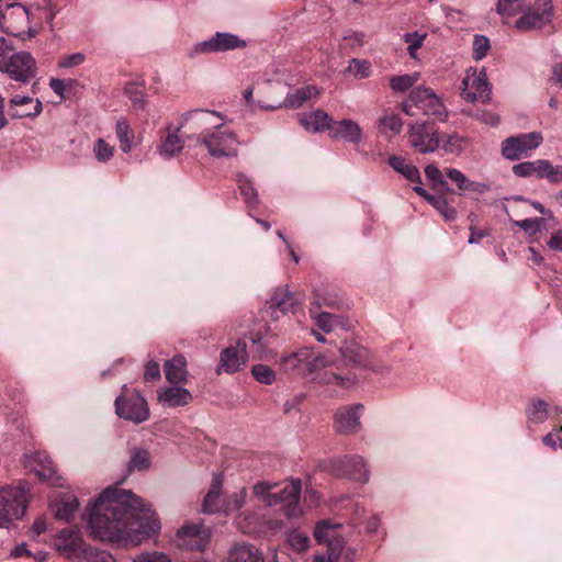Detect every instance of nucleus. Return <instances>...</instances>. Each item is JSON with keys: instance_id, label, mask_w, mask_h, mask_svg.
Returning a JSON list of instances; mask_svg holds the SVG:
<instances>
[{"instance_id": "obj_1", "label": "nucleus", "mask_w": 562, "mask_h": 562, "mask_svg": "<svg viewBox=\"0 0 562 562\" xmlns=\"http://www.w3.org/2000/svg\"><path fill=\"white\" fill-rule=\"evenodd\" d=\"M83 518L93 539L138 544L160 530L156 514L131 491L109 486L91 503Z\"/></svg>"}, {"instance_id": "obj_2", "label": "nucleus", "mask_w": 562, "mask_h": 562, "mask_svg": "<svg viewBox=\"0 0 562 562\" xmlns=\"http://www.w3.org/2000/svg\"><path fill=\"white\" fill-rule=\"evenodd\" d=\"M36 61L29 52H15L4 37H0V72L12 80L26 83L36 76Z\"/></svg>"}, {"instance_id": "obj_3", "label": "nucleus", "mask_w": 562, "mask_h": 562, "mask_svg": "<svg viewBox=\"0 0 562 562\" xmlns=\"http://www.w3.org/2000/svg\"><path fill=\"white\" fill-rule=\"evenodd\" d=\"M327 366L324 356L314 352L310 348H301L300 350L283 356L280 359L281 369L292 375L306 376L316 370Z\"/></svg>"}, {"instance_id": "obj_4", "label": "nucleus", "mask_w": 562, "mask_h": 562, "mask_svg": "<svg viewBox=\"0 0 562 562\" xmlns=\"http://www.w3.org/2000/svg\"><path fill=\"white\" fill-rule=\"evenodd\" d=\"M123 390L124 392L114 402L117 416L135 424L146 422L149 417V408L145 397L135 390L128 391L126 385Z\"/></svg>"}, {"instance_id": "obj_5", "label": "nucleus", "mask_w": 562, "mask_h": 562, "mask_svg": "<svg viewBox=\"0 0 562 562\" xmlns=\"http://www.w3.org/2000/svg\"><path fill=\"white\" fill-rule=\"evenodd\" d=\"M513 173L520 178L536 177L546 179L552 184L562 182V165H553L548 159H537L514 165Z\"/></svg>"}, {"instance_id": "obj_6", "label": "nucleus", "mask_w": 562, "mask_h": 562, "mask_svg": "<svg viewBox=\"0 0 562 562\" xmlns=\"http://www.w3.org/2000/svg\"><path fill=\"white\" fill-rule=\"evenodd\" d=\"M552 11L551 0H536L533 5L516 20L515 27L520 32L540 30L551 22Z\"/></svg>"}, {"instance_id": "obj_7", "label": "nucleus", "mask_w": 562, "mask_h": 562, "mask_svg": "<svg viewBox=\"0 0 562 562\" xmlns=\"http://www.w3.org/2000/svg\"><path fill=\"white\" fill-rule=\"evenodd\" d=\"M543 138L538 132L507 137L502 142V155L512 161L519 160L540 146Z\"/></svg>"}, {"instance_id": "obj_8", "label": "nucleus", "mask_w": 562, "mask_h": 562, "mask_svg": "<svg viewBox=\"0 0 562 562\" xmlns=\"http://www.w3.org/2000/svg\"><path fill=\"white\" fill-rule=\"evenodd\" d=\"M408 140L411 146L420 154L436 151L441 143L438 131L429 122L412 124L408 130Z\"/></svg>"}, {"instance_id": "obj_9", "label": "nucleus", "mask_w": 562, "mask_h": 562, "mask_svg": "<svg viewBox=\"0 0 562 562\" xmlns=\"http://www.w3.org/2000/svg\"><path fill=\"white\" fill-rule=\"evenodd\" d=\"M29 483L21 481L18 485H8L0 488V507L14 519H20L27 507Z\"/></svg>"}, {"instance_id": "obj_10", "label": "nucleus", "mask_w": 562, "mask_h": 562, "mask_svg": "<svg viewBox=\"0 0 562 562\" xmlns=\"http://www.w3.org/2000/svg\"><path fill=\"white\" fill-rule=\"evenodd\" d=\"M246 42L231 33L216 32L209 40L196 43L189 56L191 58L200 54L221 53L246 47Z\"/></svg>"}, {"instance_id": "obj_11", "label": "nucleus", "mask_w": 562, "mask_h": 562, "mask_svg": "<svg viewBox=\"0 0 562 562\" xmlns=\"http://www.w3.org/2000/svg\"><path fill=\"white\" fill-rule=\"evenodd\" d=\"M209 115H216L218 117H222L221 113H218L216 111L192 110V111L186 112L182 115V123L180 124V126L177 127L173 132L168 133L165 140L159 146V154L167 159H170V158L175 157L177 154H179L183 149V146H184L183 140L178 135V133L180 132L183 124L186 122H188L190 119H192L193 116H198L199 121L203 124L207 123L206 119Z\"/></svg>"}, {"instance_id": "obj_12", "label": "nucleus", "mask_w": 562, "mask_h": 562, "mask_svg": "<svg viewBox=\"0 0 562 562\" xmlns=\"http://www.w3.org/2000/svg\"><path fill=\"white\" fill-rule=\"evenodd\" d=\"M301 481L292 480L278 492H273L271 506L281 505L280 510L286 518H295L302 514L300 507Z\"/></svg>"}, {"instance_id": "obj_13", "label": "nucleus", "mask_w": 562, "mask_h": 562, "mask_svg": "<svg viewBox=\"0 0 562 562\" xmlns=\"http://www.w3.org/2000/svg\"><path fill=\"white\" fill-rule=\"evenodd\" d=\"M222 124L216 125L215 132L212 133H202L201 136L196 138V142L203 144L209 154L213 157H228L235 155V149L232 145L235 142V136L233 133L220 131Z\"/></svg>"}, {"instance_id": "obj_14", "label": "nucleus", "mask_w": 562, "mask_h": 562, "mask_svg": "<svg viewBox=\"0 0 562 562\" xmlns=\"http://www.w3.org/2000/svg\"><path fill=\"white\" fill-rule=\"evenodd\" d=\"M409 101L425 115L442 120L445 105L440 98L429 88L417 87L409 92Z\"/></svg>"}, {"instance_id": "obj_15", "label": "nucleus", "mask_w": 562, "mask_h": 562, "mask_svg": "<svg viewBox=\"0 0 562 562\" xmlns=\"http://www.w3.org/2000/svg\"><path fill=\"white\" fill-rule=\"evenodd\" d=\"M331 472L338 477L366 483L369 479L364 460L359 456H346L333 462Z\"/></svg>"}, {"instance_id": "obj_16", "label": "nucleus", "mask_w": 562, "mask_h": 562, "mask_svg": "<svg viewBox=\"0 0 562 562\" xmlns=\"http://www.w3.org/2000/svg\"><path fill=\"white\" fill-rule=\"evenodd\" d=\"M462 86L461 97L465 101L487 103L491 100L492 90L485 70H481L472 79L463 78Z\"/></svg>"}, {"instance_id": "obj_17", "label": "nucleus", "mask_w": 562, "mask_h": 562, "mask_svg": "<svg viewBox=\"0 0 562 562\" xmlns=\"http://www.w3.org/2000/svg\"><path fill=\"white\" fill-rule=\"evenodd\" d=\"M363 411L362 404L344 406L334 415V427L338 434L350 435L361 428L360 417Z\"/></svg>"}, {"instance_id": "obj_18", "label": "nucleus", "mask_w": 562, "mask_h": 562, "mask_svg": "<svg viewBox=\"0 0 562 562\" xmlns=\"http://www.w3.org/2000/svg\"><path fill=\"white\" fill-rule=\"evenodd\" d=\"M247 344L245 340L239 339L235 346H229L222 350L220 358V369H223L226 373H235L246 364L247 362Z\"/></svg>"}, {"instance_id": "obj_19", "label": "nucleus", "mask_w": 562, "mask_h": 562, "mask_svg": "<svg viewBox=\"0 0 562 562\" xmlns=\"http://www.w3.org/2000/svg\"><path fill=\"white\" fill-rule=\"evenodd\" d=\"M345 366L367 369L371 363L370 351L356 340H345L339 348Z\"/></svg>"}, {"instance_id": "obj_20", "label": "nucleus", "mask_w": 562, "mask_h": 562, "mask_svg": "<svg viewBox=\"0 0 562 562\" xmlns=\"http://www.w3.org/2000/svg\"><path fill=\"white\" fill-rule=\"evenodd\" d=\"M317 94L318 90L316 89V87L305 86L296 89L293 93H289L281 103L266 105L261 102H258L257 105L258 108L263 110H277L280 108L299 109L303 106V104L306 101H308L312 97Z\"/></svg>"}, {"instance_id": "obj_21", "label": "nucleus", "mask_w": 562, "mask_h": 562, "mask_svg": "<svg viewBox=\"0 0 562 562\" xmlns=\"http://www.w3.org/2000/svg\"><path fill=\"white\" fill-rule=\"evenodd\" d=\"M25 468L41 480L49 481L55 474L52 460L45 452H34L25 456Z\"/></svg>"}, {"instance_id": "obj_22", "label": "nucleus", "mask_w": 562, "mask_h": 562, "mask_svg": "<svg viewBox=\"0 0 562 562\" xmlns=\"http://www.w3.org/2000/svg\"><path fill=\"white\" fill-rule=\"evenodd\" d=\"M329 131L331 137L336 139H344L353 144L360 143L362 137V132L359 124L348 119H344L338 122L333 120Z\"/></svg>"}, {"instance_id": "obj_23", "label": "nucleus", "mask_w": 562, "mask_h": 562, "mask_svg": "<svg viewBox=\"0 0 562 562\" xmlns=\"http://www.w3.org/2000/svg\"><path fill=\"white\" fill-rule=\"evenodd\" d=\"M165 375L170 384H183L188 381L187 360L182 355H176L164 364Z\"/></svg>"}, {"instance_id": "obj_24", "label": "nucleus", "mask_w": 562, "mask_h": 562, "mask_svg": "<svg viewBox=\"0 0 562 562\" xmlns=\"http://www.w3.org/2000/svg\"><path fill=\"white\" fill-rule=\"evenodd\" d=\"M413 190L432 205L446 221L450 222L457 217V210L448 203L445 195L429 194L422 186H414Z\"/></svg>"}, {"instance_id": "obj_25", "label": "nucleus", "mask_w": 562, "mask_h": 562, "mask_svg": "<svg viewBox=\"0 0 562 562\" xmlns=\"http://www.w3.org/2000/svg\"><path fill=\"white\" fill-rule=\"evenodd\" d=\"M158 401L168 407L186 406L192 401V394L184 387L171 386L159 392Z\"/></svg>"}, {"instance_id": "obj_26", "label": "nucleus", "mask_w": 562, "mask_h": 562, "mask_svg": "<svg viewBox=\"0 0 562 562\" xmlns=\"http://www.w3.org/2000/svg\"><path fill=\"white\" fill-rule=\"evenodd\" d=\"M223 485V476L221 473L214 474L212 484L204 496L202 509L205 514L221 513V490Z\"/></svg>"}, {"instance_id": "obj_27", "label": "nucleus", "mask_w": 562, "mask_h": 562, "mask_svg": "<svg viewBox=\"0 0 562 562\" xmlns=\"http://www.w3.org/2000/svg\"><path fill=\"white\" fill-rule=\"evenodd\" d=\"M333 119L323 110H315L310 113H305L300 117V124L308 132H321L330 128Z\"/></svg>"}, {"instance_id": "obj_28", "label": "nucleus", "mask_w": 562, "mask_h": 562, "mask_svg": "<svg viewBox=\"0 0 562 562\" xmlns=\"http://www.w3.org/2000/svg\"><path fill=\"white\" fill-rule=\"evenodd\" d=\"M387 164L393 170L401 173L408 181L416 183V186H422V177L418 168L405 158L392 155L389 157Z\"/></svg>"}, {"instance_id": "obj_29", "label": "nucleus", "mask_w": 562, "mask_h": 562, "mask_svg": "<svg viewBox=\"0 0 562 562\" xmlns=\"http://www.w3.org/2000/svg\"><path fill=\"white\" fill-rule=\"evenodd\" d=\"M33 100L26 95H15L9 101L8 114L11 119L36 116L42 112V102L35 101L33 111H20L18 108L31 103Z\"/></svg>"}, {"instance_id": "obj_30", "label": "nucleus", "mask_w": 562, "mask_h": 562, "mask_svg": "<svg viewBox=\"0 0 562 562\" xmlns=\"http://www.w3.org/2000/svg\"><path fill=\"white\" fill-rule=\"evenodd\" d=\"M229 562H265L261 552L250 544H236L228 555Z\"/></svg>"}, {"instance_id": "obj_31", "label": "nucleus", "mask_w": 562, "mask_h": 562, "mask_svg": "<svg viewBox=\"0 0 562 562\" xmlns=\"http://www.w3.org/2000/svg\"><path fill=\"white\" fill-rule=\"evenodd\" d=\"M50 507L58 520L68 522L78 510L79 502L76 496L68 495L60 501L53 503Z\"/></svg>"}, {"instance_id": "obj_32", "label": "nucleus", "mask_w": 562, "mask_h": 562, "mask_svg": "<svg viewBox=\"0 0 562 562\" xmlns=\"http://www.w3.org/2000/svg\"><path fill=\"white\" fill-rule=\"evenodd\" d=\"M236 181H237L240 194L244 198L247 206L249 209L257 207L259 204V198H258L257 190L255 189L250 179L247 178L244 173H237Z\"/></svg>"}, {"instance_id": "obj_33", "label": "nucleus", "mask_w": 562, "mask_h": 562, "mask_svg": "<svg viewBox=\"0 0 562 562\" xmlns=\"http://www.w3.org/2000/svg\"><path fill=\"white\" fill-rule=\"evenodd\" d=\"M125 95L131 100L133 106L137 110H144L146 106L145 87L138 82H130L124 88Z\"/></svg>"}, {"instance_id": "obj_34", "label": "nucleus", "mask_w": 562, "mask_h": 562, "mask_svg": "<svg viewBox=\"0 0 562 562\" xmlns=\"http://www.w3.org/2000/svg\"><path fill=\"white\" fill-rule=\"evenodd\" d=\"M150 465V456L146 449L135 448L132 451L131 459L127 464V473L134 471H145Z\"/></svg>"}, {"instance_id": "obj_35", "label": "nucleus", "mask_w": 562, "mask_h": 562, "mask_svg": "<svg viewBox=\"0 0 562 562\" xmlns=\"http://www.w3.org/2000/svg\"><path fill=\"white\" fill-rule=\"evenodd\" d=\"M116 137L120 142V148L123 153H130L132 149V140L134 138L133 132L126 120L121 119L116 122L115 126Z\"/></svg>"}, {"instance_id": "obj_36", "label": "nucleus", "mask_w": 562, "mask_h": 562, "mask_svg": "<svg viewBox=\"0 0 562 562\" xmlns=\"http://www.w3.org/2000/svg\"><path fill=\"white\" fill-rule=\"evenodd\" d=\"M246 496V488H241L238 492L227 496L222 504L221 513H224L225 515H232L239 512L245 505Z\"/></svg>"}, {"instance_id": "obj_37", "label": "nucleus", "mask_w": 562, "mask_h": 562, "mask_svg": "<svg viewBox=\"0 0 562 562\" xmlns=\"http://www.w3.org/2000/svg\"><path fill=\"white\" fill-rule=\"evenodd\" d=\"M419 79V74L418 72H415V74H405V75H401V76H393L390 78V88L392 89V91H394L395 93H398V92H406L407 90H409L416 82L417 80Z\"/></svg>"}, {"instance_id": "obj_38", "label": "nucleus", "mask_w": 562, "mask_h": 562, "mask_svg": "<svg viewBox=\"0 0 562 562\" xmlns=\"http://www.w3.org/2000/svg\"><path fill=\"white\" fill-rule=\"evenodd\" d=\"M440 139L442 142L441 148L447 154L459 156L467 146V139L458 133L449 134L446 138Z\"/></svg>"}, {"instance_id": "obj_39", "label": "nucleus", "mask_w": 562, "mask_h": 562, "mask_svg": "<svg viewBox=\"0 0 562 562\" xmlns=\"http://www.w3.org/2000/svg\"><path fill=\"white\" fill-rule=\"evenodd\" d=\"M378 127L382 134H386L390 131L392 135H396L402 131L403 120L398 114H387L379 119Z\"/></svg>"}, {"instance_id": "obj_40", "label": "nucleus", "mask_w": 562, "mask_h": 562, "mask_svg": "<svg viewBox=\"0 0 562 562\" xmlns=\"http://www.w3.org/2000/svg\"><path fill=\"white\" fill-rule=\"evenodd\" d=\"M345 74H350L355 78L359 79L368 78L371 75V64L366 59L352 58L349 61V65L346 68Z\"/></svg>"}, {"instance_id": "obj_41", "label": "nucleus", "mask_w": 562, "mask_h": 562, "mask_svg": "<svg viewBox=\"0 0 562 562\" xmlns=\"http://www.w3.org/2000/svg\"><path fill=\"white\" fill-rule=\"evenodd\" d=\"M338 527V525H331L327 520L319 521L314 529V538L319 544H326L330 540L336 539L333 535L334 530Z\"/></svg>"}, {"instance_id": "obj_42", "label": "nucleus", "mask_w": 562, "mask_h": 562, "mask_svg": "<svg viewBox=\"0 0 562 562\" xmlns=\"http://www.w3.org/2000/svg\"><path fill=\"white\" fill-rule=\"evenodd\" d=\"M527 416L532 423H543L548 417V404L542 400L533 402L527 409Z\"/></svg>"}, {"instance_id": "obj_43", "label": "nucleus", "mask_w": 562, "mask_h": 562, "mask_svg": "<svg viewBox=\"0 0 562 562\" xmlns=\"http://www.w3.org/2000/svg\"><path fill=\"white\" fill-rule=\"evenodd\" d=\"M514 224L529 236H535L546 226V220L543 217L525 218L521 221H515Z\"/></svg>"}, {"instance_id": "obj_44", "label": "nucleus", "mask_w": 562, "mask_h": 562, "mask_svg": "<svg viewBox=\"0 0 562 562\" xmlns=\"http://www.w3.org/2000/svg\"><path fill=\"white\" fill-rule=\"evenodd\" d=\"M252 376L262 384L270 385L276 380L274 371L266 364H256L251 369Z\"/></svg>"}, {"instance_id": "obj_45", "label": "nucleus", "mask_w": 562, "mask_h": 562, "mask_svg": "<svg viewBox=\"0 0 562 562\" xmlns=\"http://www.w3.org/2000/svg\"><path fill=\"white\" fill-rule=\"evenodd\" d=\"M288 542L295 551L303 552L308 549L310 537L305 532L292 530L288 535Z\"/></svg>"}, {"instance_id": "obj_46", "label": "nucleus", "mask_w": 562, "mask_h": 562, "mask_svg": "<svg viewBox=\"0 0 562 562\" xmlns=\"http://www.w3.org/2000/svg\"><path fill=\"white\" fill-rule=\"evenodd\" d=\"M427 34L426 33H405L403 38L406 44H408L407 52L412 58H416V52L422 47Z\"/></svg>"}, {"instance_id": "obj_47", "label": "nucleus", "mask_w": 562, "mask_h": 562, "mask_svg": "<svg viewBox=\"0 0 562 562\" xmlns=\"http://www.w3.org/2000/svg\"><path fill=\"white\" fill-rule=\"evenodd\" d=\"M321 380L326 384H336L339 386H349L352 385L356 381V376L353 374L341 375L335 372H325Z\"/></svg>"}, {"instance_id": "obj_48", "label": "nucleus", "mask_w": 562, "mask_h": 562, "mask_svg": "<svg viewBox=\"0 0 562 562\" xmlns=\"http://www.w3.org/2000/svg\"><path fill=\"white\" fill-rule=\"evenodd\" d=\"M114 148L108 144L103 138L95 140L93 146V154L100 162H106L113 157Z\"/></svg>"}, {"instance_id": "obj_49", "label": "nucleus", "mask_w": 562, "mask_h": 562, "mask_svg": "<svg viewBox=\"0 0 562 562\" xmlns=\"http://www.w3.org/2000/svg\"><path fill=\"white\" fill-rule=\"evenodd\" d=\"M524 8V0H498L497 12L502 15H515Z\"/></svg>"}, {"instance_id": "obj_50", "label": "nucleus", "mask_w": 562, "mask_h": 562, "mask_svg": "<svg viewBox=\"0 0 562 562\" xmlns=\"http://www.w3.org/2000/svg\"><path fill=\"white\" fill-rule=\"evenodd\" d=\"M490 40L485 35L476 34L473 40V58L483 59L490 49Z\"/></svg>"}, {"instance_id": "obj_51", "label": "nucleus", "mask_w": 562, "mask_h": 562, "mask_svg": "<svg viewBox=\"0 0 562 562\" xmlns=\"http://www.w3.org/2000/svg\"><path fill=\"white\" fill-rule=\"evenodd\" d=\"M327 544V562H339L342 550H344V539L337 537L336 539L330 540Z\"/></svg>"}, {"instance_id": "obj_52", "label": "nucleus", "mask_w": 562, "mask_h": 562, "mask_svg": "<svg viewBox=\"0 0 562 562\" xmlns=\"http://www.w3.org/2000/svg\"><path fill=\"white\" fill-rule=\"evenodd\" d=\"M445 171L447 178L451 180L460 191L468 190L470 179H468V177L462 171L456 168H447Z\"/></svg>"}, {"instance_id": "obj_53", "label": "nucleus", "mask_w": 562, "mask_h": 562, "mask_svg": "<svg viewBox=\"0 0 562 562\" xmlns=\"http://www.w3.org/2000/svg\"><path fill=\"white\" fill-rule=\"evenodd\" d=\"M56 548L58 551L67 553L68 555H71L76 553L77 551H82L86 548L82 541H75L71 539L64 540V539H57Z\"/></svg>"}, {"instance_id": "obj_54", "label": "nucleus", "mask_w": 562, "mask_h": 562, "mask_svg": "<svg viewBox=\"0 0 562 562\" xmlns=\"http://www.w3.org/2000/svg\"><path fill=\"white\" fill-rule=\"evenodd\" d=\"M426 178L431 182V187L446 186V179L441 170L435 165H428L424 169Z\"/></svg>"}, {"instance_id": "obj_55", "label": "nucleus", "mask_w": 562, "mask_h": 562, "mask_svg": "<svg viewBox=\"0 0 562 562\" xmlns=\"http://www.w3.org/2000/svg\"><path fill=\"white\" fill-rule=\"evenodd\" d=\"M271 485L267 482H258L254 485L252 493L256 497L261 499L267 506H271V499L273 498L270 492Z\"/></svg>"}, {"instance_id": "obj_56", "label": "nucleus", "mask_w": 562, "mask_h": 562, "mask_svg": "<svg viewBox=\"0 0 562 562\" xmlns=\"http://www.w3.org/2000/svg\"><path fill=\"white\" fill-rule=\"evenodd\" d=\"M338 321V316L331 313L322 312L316 316L317 326L325 333H329L334 328V324Z\"/></svg>"}, {"instance_id": "obj_57", "label": "nucleus", "mask_w": 562, "mask_h": 562, "mask_svg": "<svg viewBox=\"0 0 562 562\" xmlns=\"http://www.w3.org/2000/svg\"><path fill=\"white\" fill-rule=\"evenodd\" d=\"M315 296L317 297L316 304L318 306L325 305L329 307H339V300L337 295L321 289L315 290Z\"/></svg>"}, {"instance_id": "obj_58", "label": "nucleus", "mask_w": 562, "mask_h": 562, "mask_svg": "<svg viewBox=\"0 0 562 562\" xmlns=\"http://www.w3.org/2000/svg\"><path fill=\"white\" fill-rule=\"evenodd\" d=\"M83 553L88 557L90 562H112L113 559L110 553L99 551L92 547H86Z\"/></svg>"}, {"instance_id": "obj_59", "label": "nucleus", "mask_w": 562, "mask_h": 562, "mask_svg": "<svg viewBox=\"0 0 562 562\" xmlns=\"http://www.w3.org/2000/svg\"><path fill=\"white\" fill-rule=\"evenodd\" d=\"M290 294L291 292L288 290V288L276 289L270 299V307L276 311L280 305L284 304L283 301L285 299L290 300Z\"/></svg>"}, {"instance_id": "obj_60", "label": "nucleus", "mask_w": 562, "mask_h": 562, "mask_svg": "<svg viewBox=\"0 0 562 562\" xmlns=\"http://www.w3.org/2000/svg\"><path fill=\"white\" fill-rule=\"evenodd\" d=\"M134 562H170V559L161 552H146L134 559Z\"/></svg>"}, {"instance_id": "obj_61", "label": "nucleus", "mask_w": 562, "mask_h": 562, "mask_svg": "<svg viewBox=\"0 0 562 562\" xmlns=\"http://www.w3.org/2000/svg\"><path fill=\"white\" fill-rule=\"evenodd\" d=\"M86 57L82 53H75L68 55L58 61V66L60 68H70L81 65L85 61Z\"/></svg>"}, {"instance_id": "obj_62", "label": "nucleus", "mask_w": 562, "mask_h": 562, "mask_svg": "<svg viewBox=\"0 0 562 562\" xmlns=\"http://www.w3.org/2000/svg\"><path fill=\"white\" fill-rule=\"evenodd\" d=\"M203 532V526L196 524L183 525L178 531L177 536L182 537H200Z\"/></svg>"}, {"instance_id": "obj_63", "label": "nucleus", "mask_w": 562, "mask_h": 562, "mask_svg": "<svg viewBox=\"0 0 562 562\" xmlns=\"http://www.w3.org/2000/svg\"><path fill=\"white\" fill-rule=\"evenodd\" d=\"M145 381H157L160 379V367L155 360H149L146 363L144 372Z\"/></svg>"}, {"instance_id": "obj_64", "label": "nucleus", "mask_w": 562, "mask_h": 562, "mask_svg": "<svg viewBox=\"0 0 562 562\" xmlns=\"http://www.w3.org/2000/svg\"><path fill=\"white\" fill-rule=\"evenodd\" d=\"M284 304L280 305L276 311H280L281 313L285 314L288 312L294 313L296 307L301 304L300 297L292 293L290 294V300L285 299Z\"/></svg>"}]
</instances>
